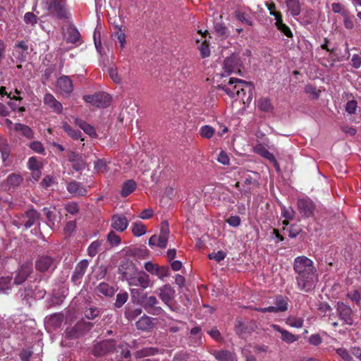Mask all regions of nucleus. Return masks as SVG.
<instances>
[{"instance_id":"e433bc0d","label":"nucleus","mask_w":361,"mask_h":361,"mask_svg":"<svg viewBox=\"0 0 361 361\" xmlns=\"http://www.w3.org/2000/svg\"><path fill=\"white\" fill-rule=\"evenodd\" d=\"M215 130L209 125L203 126L200 129V135L201 137L207 139L212 137L214 135Z\"/></svg>"},{"instance_id":"b1692460","label":"nucleus","mask_w":361,"mask_h":361,"mask_svg":"<svg viewBox=\"0 0 361 361\" xmlns=\"http://www.w3.org/2000/svg\"><path fill=\"white\" fill-rule=\"evenodd\" d=\"M285 3L291 16L295 17L300 15L301 8L299 0H285Z\"/></svg>"},{"instance_id":"4468645a","label":"nucleus","mask_w":361,"mask_h":361,"mask_svg":"<svg viewBox=\"0 0 361 361\" xmlns=\"http://www.w3.org/2000/svg\"><path fill=\"white\" fill-rule=\"evenodd\" d=\"M44 103L54 112L61 114L63 111L62 104L56 99V98L50 93H47L44 97Z\"/></svg>"},{"instance_id":"7c9ffc66","label":"nucleus","mask_w":361,"mask_h":361,"mask_svg":"<svg viewBox=\"0 0 361 361\" xmlns=\"http://www.w3.org/2000/svg\"><path fill=\"white\" fill-rule=\"evenodd\" d=\"M215 358L219 361H234V355L228 350L216 351L214 353Z\"/></svg>"},{"instance_id":"f8f14e48","label":"nucleus","mask_w":361,"mask_h":361,"mask_svg":"<svg viewBox=\"0 0 361 361\" xmlns=\"http://www.w3.org/2000/svg\"><path fill=\"white\" fill-rule=\"evenodd\" d=\"M56 88L61 94H70L73 90V82L68 76H61L56 81Z\"/></svg>"},{"instance_id":"bb28decb","label":"nucleus","mask_w":361,"mask_h":361,"mask_svg":"<svg viewBox=\"0 0 361 361\" xmlns=\"http://www.w3.org/2000/svg\"><path fill=\"white\" fill-rule=\"evenodd\" d=\"M75 124L79 126L85 133L89 135L92 137H95L97 136L96 131L93 126L87 123L85 121L77 118L75 120Z\"/></svg>"},{"instance_id":"cd10ccee","label":"nucleus","mask_w":361,"mask_h":361,"mask_svg":"<svg viewBox=\"0 0 361 361\" xmlns=\"http://www.w3.org/2000/svg\"><path fill=\"white\" fill-rule=\"evenodd\" d=\"M276 20L275 23V25L277 29L281 31L283 35H285L288 37H292L293 33L290 29L283 23L282 16L281 14H276Z\"/></svg>"},{"instance_id":"69168bd1","label":"nucleus","mask_w":361,"mask_h":361,"mask_svg":"<svg viewBox=\"0 0 361 361\" xmlns=\"http://www.w3.org/2000/svg\"><path fill=\"white\" fill-rule=\"evenodd\" d=\"M24 20L27 24L34 25L37 23V17L30 12H27L25 14Z\"/></svg>"},{"instance_id":"6ab92c4d","label":"nucleus","mask_w":361,"mask_h":361,"mask_svg":"<svg viewBox=\"0 0 361 361\" xmlns=\"http://www.w3.org/2000/svg\"><path fill=\"white\" fill-rule=\"evenodd\" d=\"M88 264V261L83 259L76 265L74 272L72 275V281L74 283H77L80 282L86 271Z\"/></svg>"},{"instance_id":"c756f323","label":"nucleus","mask_w":361,"mask_h":361,"mask_svg":"<svg viewBox=\"0 0 361 361\" xmlns=\"http://www.w3.org/2000/svg\"><path fill=\"white\" fill-rule=\"evenodd\" d=\"M137 184L133 180H128L122 185L121 195L123 197H127L135 190Z\"/></svg>"},{"instance_id":"3c124183","label":"nucleus","mask_w":361,"mask_h":361,"mask_svg":"<svg viewBox=\"0 0 361 361\" xmlns=\"http://www.w3.org/2000/svg\"><path fill=\"white\" fill-rule=\"evenodd\" d=\"M27 164H28V168L31 171L39 170V169H41V168H42L41 162L39 161L37 159V158L35 157H32L29 158Z\"/></svg>"},{"instance_id":"423d86ee","label":"nucleus","mask_w":361,"mask_h":361,"mask_svg":"<svg viewBox=\"0 0 361 361\" xmlns=\"http://www.w3.org/2000/svg\"><path fill=\"white\" fill-rule=\"evenodd\" d=\"M83 99L86 102L101 108L108 106L111 101L110 95L105 92H99L92 95H84Z\"/></svg>"},{"instance_id":"f257e3e1","label":"nucleus","mask_w":361,"mask_h":361,"mask_svg":"<svg viewBox=\"0 0 361 361\" xmlns=\"http://www.w3.org/2000/svg\"><path fill=\"white\" fill-rule=\"evenodd\" d=\"M293 270L296 274L295 281L299 290L308 292L315 287L318 274L312 259L305 256L297 257L294 259Z\"/></svg>"},{"instance_id":"a18cd8bd","label":"nucleus","mask_w":361,"mask_h":361,"mask_svg":"<svg viewBox=\"0 0 361 361\" xmlns=\"http://www.w3.org/2000/svg\"><path fill=\"white\" fill-rule=\"evenodd\" d=\"M11 288V277L3 276L0 278V293L5 292Z\"/></svg>"},{"instance_id":"79ce46f5","label":"nucleus","mask_w":361,"mask_h":361,"mask_svg":"<svg viewBox=\"0 0 361 361\" xmlns=\"http://www.w3.org/2000/svg\"><path fill=\"white\" fill-rule=\"evenodd\" d=\"M80 39V33L74 27H70L68 30V37H67V41L71 43H75L77 42Z\"/></svg>"},{"instance_id":"20e7f679","label":"nucleus","mask_w":361,"mask_h":361,"mask_svg":"<svg viewBox=\"0 0 361 361\" xmlns=\"http://www.w3.org/2000/svg\"><path fill=\"white\" fill-rule=\"evenodd\" d=\"M223 69L227 75L237 73L241 75L243 69V61L239 53H233L226 57L224 61Z\"/></svg>"},{"instance_id":"9b49d317","label":"nucleus","mask_w":361,"mask_h":361,"mask_svg":"<svg viewBox=\"0 0 361 361\" xmlns=\"http://www.w3.org/2000/svg\"><path fill=\"white\" fill-rule=\"evenodd\" d=\"M298 207L299 212L305 217L313 216L315 205L309 198L300 199L298 201Z\"/></svg>"},{"instance_id":"de8ad7c7","label":"nucleus","mask_w":361,"mask_h":361,"mask_svg":"<svg viewBox=\"0 0 361 361\" xmlns=\"http://www.w3.org/2000/svg\"><path fill=\"white\" fill-rule=\"evenodd\" d=\"M226 256V254L225 252L219 250L218 252H213L212 253H209L208 257L210 259L215 260L216 262H220L221 261L225 259Z\"/></svg>"},{"instance_id":"9d476101","label":"nucleus","mask_w":361,"mask_h":361,"mask_svg":"<svg viewBox=\"0 0 361 361\" xmlns=\"http://www.w3.org/2000/svg\"><path fill=\"white\" fill-rule=\"evenodd\" d=\"M48 10L53 15L60 18L66 16V3L64 0H47Z\"/></svg>"},{"instance_id":"4c0bfd02","label":"nucleus","mask_w":361,"mask_h":361,"mask_svg":"<svg viewBox=\"0 0 361 361\" xmlns=\"http://www.w3.org/2000/svg\"><path fill=\"white\" fill-rule=\"evenodd\" d=\"M23 178L18 174L12 173L7 178V183L9 186L15 188L20 185Z\"/></svg>"},{"instance_id":"864d4df0","label":"nucleus","mask_w":361,"mask_h":361,"mask_svg":"<svg viewBox=\"0 0 361 361\" xmlns=\"http://www.w3.org/2000/svg\"><path fill=\"white\" fill-rule=\"evenodd\" d=\"M343 23L346 29H353L354 27V22L353 17L349 15V12L343 13Z\"/></svg>"},{"instance_id":"dca6fc26","label":"nucleus","mask_w":361,"mask_h":361,"mask_svg":"<svg viewBox=\"0 0 361 361\" xmlns=\"http://www.w3.org/2000/svg\"><path fill=\"white\" fill-rule=\"evenodd\" d=\"M128 226L127 218L123 214H114L111 218V227L118 232L124 231Z\"/></svg>"},{"instance_id":"c85d7f7f","label":"nucleus","mask_w":361,"mask_h":361,"mask_svg":"<svg viewBox=\"0 0 361 361\" xmlns=\"http://www.w3.org/2000/svg\"><path fill=\"white\" fill-rule=\"evenodd\" d=\"M235 17L236 19H238L241 23L247 25H252V20L251 19V17L250 14L243 10V9H238L235 11Z\"/></svg>"},{"instance_id":"4be33fe9","label":"nucleus","mask_w":361,"mask_h":361,"mask_svg":"<svg viewBox=\"0 0 361 361\" xmlns=\"http://www.w3.org/2000/svg\"><path fill=\"white\" fill-rule=\"evenodd\" d=\"M271 328L281 334V338L283 341L287 343H292L296 341L298 339V336L293 334L288 331L282 329L280 326L276 324H272Z\"/></svg>"},{"instance_id":"2f4dec72","label":"nucleus","mask_w":361,"mask_h":361,"mask_svg":"<svg viewBox=\"0 0 361 361\" xmlns=\"http://www.w3.org/2000/svg\"><path fill=\"white\" fill-rule=\"evenodd\" d=\"M27 220L24 225L26 228H30L35 222L39 219V214L35 209H30L26 212Z\"/></svg>"},{"instance_id":"49530a36","label":"nucleus","mask_w":361,"mask_h":361,"mask_svg":"<svg viewBox=\"0 0 361 361\" xmlns=\"http://www.w3.org/2000/svg\"><path fill=\"white\" fill-rule=\"evenodd\" d=\"M0 152L1 153V157L4 161L6 160L9 155V148L6 141L3 139H0Z\"/></svg>"},{"instance_id":"338daca9","label":"nucleus","mask_w":361,"mask_h":361,"mask_svg":"<svg viewBox=\"0 0 361 361\" xmlns=\"http://www.w3.org/2000/svg\"><path fill=\"white\" fill-rule=\"evenodd\" d=\"M94 168L96 170H97L99 172H104L106 171V163L103 159H98L94 163Z\"/></svg>"},{"instance_id":"a878e982","label":"nucleus","mask_w":361,"mask_h":361,"mask_svg":"<svg viewBox=\"0 0 361 361\" xmlns=\"http://www.w3.org/2000/svg\"><path fill=\"white\" fill-rule=\"evenodd\" d=\"M14 131L21 133L27 139H32L34 137L33 130L25 124L16 123L14 126Z\"/></svg>"},{"instance_id":"13d9d810","label":"nucleus","mask_w":361,"mask_h":361,"mask_svg":"<svg viewBox=\"0 0 361 361\" xmlns=\"http://www.w3.org/2000/svg\"><path fill=\"white\" fill-rule=\"evenodd\" d=\"M198 49L200 50L201 56L202 58L208 57L210 55V49L208 44H207L206 42H202L198 46Z\"/></svg>"},{"instance_id":"72a5a7b5","label":"nucleus","mask_w":361,"mask_h":361,"mask_svg":"<svg viewBox=\"0 0 361 361\" xmlns=\"http://www.w3.org/2000/svg\"><path fill=\"white\" fill-rule=\"evenodd\" d=\"M286 324L294 328H302L303 325V319L301 317L289 316L286 319Z\"/></svg>"},{"instance_id":"a19ab883","label":"nucleus","mask_w":361,"mask_h":361,"mask_svg":"<svg viewBox=\"0 0 361 361\" xmlns=\"http://www.w3.org/2000/svg\"><path fill=\"white\" fill-rule=\"evenodd\" d=\"M275 306L279 312H285L288 310V301L282 296H278L275 300Z\"/></svg>"},{"instance_id":"aec40b11","label":"nucleus","mask_w":361,"mask_h":361,"mask_svg":"<svg viewBox=\"0 0 361 361\" xmlns=\"http://www.w3.org/2000/svg\"><path fill=\"white\" fill-rule=\"evenodd\" d=\"M54 266V259L48 256L40 257L35 263L36 269L40 272H44L51 269Z\"/></svg>"},{"instance_id":"f03ea898","label":"nucleus","mask_w":361,"mask_h":361,"mask_svg":"<svg viewBox=\"0 0 361 361\" xmlns=\"http://www.w3.org/2000/svg\"><path fill=\"white\" fill-rule=\"evenodd\" d=\"M119 271L123 279L126 280L129 286H140L142 289L150 286L149 276L144 271H137L132 262L123 263L120 266Z\"/></svg>"},{"instance_id":"6e6552de","label":"nucleus","mask_w":361,"mask_h":361,"mask_svg":"<svg viewBox=\"0 0 361 361\" xmlns=\"http://www.w3.org/2000/svg\"><path fill=\"white\" fill-rule=\"evenodd\" d=\"M156 293L165 305L169 306L171 310H173L170 302L174 299L176 292L170 285L166 284L159 288L157 290Z\"/></svg>"},{"instance_id":"412c9836","label":"nucleus","mask_w":361,"mask_h":361,"mask_svg":"<svg viewBox=\"0 0 361 361\" xmlns=\"http://www.w3.org/2000/svg\"><path fill=\"white\" fill-rule=\"evenodd\" d=\"M68 159L73 163V167L76 171H80L85 168L86 163L82 155L74 152H70Z\"/></svg>"},{"instance_id":"774afa93","label":"nucleus","mask_w":361,"mask_h":361,"mask_svg":"<svg viewBox=\"0 0 361 361\" xmlns=\"http://www.w3.org/2000/svg\"><path fill=\"white\" fill-rule=\"evenodd\" d=\"M357 109V102L355 100L348 102L345 110L349 114H354Z\"/></svg>"},{"instance_id":"c03bdc74","label":"nucleus","mask_w":361,"mask_h":361,"mask_svg":"<svg viewBox=\"0 0 361 361\" xmlns=\"http://www.w3.org/2000/svg\"><path fill=\"white\" fill-rule=\"evenodd\" d=\"M101 245L102 242L99 240L93 241L87 248L88 255L91 257H94L98 253Z\"/></svg>"},{"instance_id":"2eb2a0df","label":"nucleus","mask_w":361,"mask_h":361,"mask_svg":"<svg viewBox=\"0 0 361 361\" xmlns=\"http://www.w3.org/2000/svg\"><path fill=\"white\" fill-rule=\"evenodd\" d=\"M115 347V343L113 341H103L96 344L93 348V354L95 356H102L106 353L113 350Z\"/></svg>"},{"instance_id":"0eeeda50","label":"nucleus","mask_w":361,"mask_h":361,"mask_svg":"<svg viewBox=\"0 0 361 361\" xmlns=\"http://www.w3.org/2000/svg\"><path fill=\"white\" fill-rule=\"evenodd\" d=\"M169 234V229L168 224H162L159 235L157 236L156 235H154L151 236L149 240V245L150 246H157L161 248L166 247L168 242Z\"/></svg>"},{"instance_id":"473e14b6","label":"nucleus","mask_w":361,"mask_h":361,"mask_svg":"<svg viewBox=\"0 0 361 361\" xmlns=\"http://www.w3.org/2000/svg\"><path fill=\"white\" fill-rule=\"evenodd\" d=\"M62 128L63 130L73 139L78 140L81 137V132L80 130L73 129L67 123H64Z\"/></svg>"},{"instance_id":"09e8293b","label":"nucleus","mask_w":361,"mask_h":361,"mask_svg":"<svg viewBox=\"0 0 361 361\" xmlns=\"http://www.w3.org/2000/svg\"><path fill=\"white\" fill-rule=\"evenodd\" d=\"M128 298V294L126 292L120 293L116 295V300L115 302V306L116 307H121L123 304L126 302Z\"/></svg>"},{"instance_id":"a211bd4d","label":"nucleus","mask_w":361,"mask_h":361,"mask_svg":"<svg viewBox=\"0 0 361 361\" xmlns=\"http://www.w3.org/2000/svg\"><path fill=\"white\" fill-rule=\"evenodd\" d=\"M66 189L74 196H83L87 194V188L82 183L73 180L68 183Z\"/></svg>"},{"instance_id":"7ed1b4c3","label":"nucleus","mask_w":361,"mask_h":361,"mask_svg":"<svg viewBox=\"0 0 361 361\" xmlns=\"http://www.w3.org/2000/svg\"><path fill=\"white\" fill-rule=\"evenodd\" d=\"M223 89L230 97H237L245 103L252 100L254 87L250 82L231 78L228 86H225Z\"/></svg>"},{"instance_id":"ddd939ff","label":"nucleus","mask_w":361,"mask_h":361,"mask_svg":"<svg viewBox=\"0 0 361 361\" xmlns=\"http://www.w3.org/2000/svg\"><path fill=\"white\" fill-rule=\"evenodd\" d=\"M32 271V267L31 264L26 263L23 264L16 273L14 283L16 285L23 283L31 274Z\"/></svg>"},{"instance_id":"603ef678","label":"nucleus","mask_w":361,"mask_h":361,"mask_svg":"<svg viewBox=\"0 0 361 361\" xmlns=\"http://www.w3.org/2000/svg\"><path fill=\"white\" fill-rule=\"evenodd\" d=\"M281 215L287 220H292L295 216V211L291 207L283 206L281 208Z\"/></svg>"},{"instance_id":"393cba45","label":"nucleus","mask_w":361,"mask_h":361,"mask_svg":"<svg viewBox=\"0 0 361 361\" xmlns=\"http://www.w3.org/2000/svg\"><path fill=\"white\" fill-rule=\"evenodd\" d=\"M152 321V318L147 315H144L136 322V326L138 329L148 331L154 326Z\"/></svg>"},{"instance_id":"f704fd0d","label":"nucleus","mask_w":361,"mask_h":361,"mask_svg":"<svg viewBox=\"0 0 361 361\" xmlns=\"http://www.w3.org/2000/svg\"><path fill=\"white\" fill-rule=\"evenodd\" d=\"M63 321V317L61 314H54L49 318L47 324L54 328H58L61 326Z\"/></svg>"},{"instance_id":"e2e57ef3","label":"nucleus","mask_w":361,"mask_h":361,"mask_svg":"<svg viewBox=\"0 0 361 361\" xmlns=\"http://www.w3.org/2000/svg\"><path fill=\"white\" fill-rule=\"evenodd\" d=\"M144 267L146 271L150 273L151 274L155 275V274L157 273V269L159 266L153 264L151 262H145Z\"/></svg>"},{"instance_id":"5fc2aeb1","label":"nucleus","mask_w":361,"mask_h":361,"mask_svg":"<svg viewBox=\"0 0 361 361\" xmlns=\"http://www.w3.org/2000/svg\"><path fill=\"white\" fill-rule=\"evenodd\" d=\"M107 240L109 242V243L113 246L118 245L121 243V238L119 235L115 233V232L113 231H110L109 233L108 234Z\"/></svg>"},{"instance_id":"f3484780","label":"nucleus","mask_w":361,"mask_h":361,"mask_svg":"<svg viewBox=\"0 0 361 361\" xmlns=\"http://www.w3.org/2000/svg\"><path fill=\"white\" fill-rule=\"evenodd\" d=\"M92 324L89 322H81L78 323L73 329H67L66 334L69 337H78L84 331H88L91 329Z\"/></svg>"},{"instance_id":"8fccbe9b","label":"nucleus","mask_w":361,"mask_h":361,"mask_svg":"<svg viewBox=\"0 0 361 361\" xmlns=\"http://www.w3.org/2000/svg\"><path fill=\"white\" fill-rule=\"evenodd\" d=\"M30 149H32L35 152L44 154V147L42 142L39 141H34L30 143L29 145Z\"/></svg>"},{"instance_id":"1a4fd4ad","label":"nucleus","mask_w":361,"mask_h":361,"mask_svg":"<svg viewBox=\"0 0 361 361\" xmlns=\"http://www.w3.org/2000/svg\"><path fill=\"white\" fill-rule=\"evenodd\" d=\"M336 311L341 320L345 324L352 325L353 319L352 317V310L350 306L343 302H338L336 304Z\"/></svg>"},{"instance_id":"4d7b16f0","label":"nucleus","mask_w":361,"mask_h":361,"mask_svg":"<svg viewBox=\"0 0 361 361\" xmlns=\"http://www.w3.org/2000/svg\"><path fill=\"white\" fill-rule=\"evenodd\" d=\"M65 209L71 214L75 215L78 211V205L76 202H68L64 205Z\"/></svg>"},{"instance_id":"37998d69","label":"nucleus","mask_w":361,"mask_h":361,"mask_svg":"<svg viewBox=\"0 0 361 361\" xmlns=\"http://www.w3.org/2000/svg\"><path fill=\"white\" fill-rule=\"evenodd\" d=\"M117 30L114 31V35L118 42L120 43L121 48L123 49L126 45V35L120 27H116Z\"/></svg>"},{"instance_id":"39448f33","label":"nucleus","mask_w":361,"mask_h":361,"mask_svg":"<svg viewBox=\"0 0 361 361\" xmlns=\"http://www.w3.org/2000/svg\"><path fill=\"white\" fill-rule=\"evenodd\" d=\"M139 304L150 314L159 316L162 314L164 310L158 306V300L154 295L144 294L138 300Z\"/></svg>"},{"instance_id":"58836bf2","label":"nucleus","mask_w":361,"mask_h":361,"mask_svg":"<svg viewBox=\"0 0 361 361\" xmlns=\"http://www.w3.org/2000/svg\"><path fill=\"white\" fill-rule=\"evenodd\" d=\"M132 232L135 236L140 237L146 233V228L141 222H136L133 224Z\"/></svg>"},{"instance_id":"5701e85b","label":"nucleus","mask_w":361,"mask_h":361,"mask_svg":"<svg viewBox=\"0 0 361 361\" xmlns=\"http://www.w3.org/2000/svg\"><path fill=\"white\" fill-rule=\"evenodd\" d=\"M255 151L264 158L269 159V161L273 162L274 166L276 168L277 170L279 169V164L276 159H275L274 154L271 153L269 150H267L264 146L261 145H257L255 147Z\"/></svg>"},{"instance_id":"6e6d98bb","label":"nucleus","mask_w":361,"mask_h":361,"mask_svg":"<svg viewBox=\"0 0 361 361\" xmlns=\"http://www.w3.org/2000/svg\"><path fill=\"white\" fill-rule=\"evenodd\" d=\"M348 298L352 300L353 302H355L357 304H359L361 300V293L358 290H353L350 291L347 294Z\"/></svg>"},{"instance_id":"052dcab7","label":"nucleus","mask_w":361,"mask_h":361,"mask_svg":"<svg viewBox=\"0 0 361 361\" xmlns=\"http://www.w3.org/2000/svg\"><path fill=\"white\" fill-rule=\"evenodd\" d=\"M337 354L345 361H351L352 357L349 352L345 348H338L336 349Z\"/></svg>"},{"instance_id":"0e129e2a","label":"nucleus","mask_w":361,"mask_h":361,"mask_svg":"<svg viewBox=\"0 0 361 361\" xmlns=\"http://www.w3.org/2000/svg\"><path fill=\"white\" fill-rule=\"evenodd\" d=\"M99 314V310L97 308L90 307L87 309L85 312V317L89 319H94Z\"/></svg>"},{"instance_id":"ea45409f","label":"nucleus","mask_w":361,"mask_h":361,"mask_svg":"<svg viewBox=\"0 0 361 361\" xmlns=\"http://www.w3.org/2000/svg\"><path fill=\"white\" fill-rule=\"evenodd\" d=\"M258 107L260 110L264 112H269L273 109L270 100L267 98H262L259 99Z\"/></svg>"},{"instance_id":"bf43d9fd","label":"nucleus","mask_w":361,"mask_h":361,"mask_svg":"<svg viewBox=\"0 0 361 361\" xmlns=\"http://www.w3.org/2000/svg\"><path fill=\"white\" fill-rule=\"evenodd\" d=\"M142 313L141 308H136L135 310H128L126 311V316L129 320H133Z\"/></svg>"},{"instance_id":"c9c22d12","label":"nucleus","mask_w":361,"mask_h":361,"mask_svg":"<svg viewBox=\"0 0 361 361\" xmlns=\"http://www.w3.org/2000/svg\"><path fill=\"white\" fill-rule=\"evenodd\" d=\"M97 292L106 296H112L114 293V289L108 283H101L97 286Z\"/></svg>"},{"instance_id":"680f3d73","label":"nucleus","mask_w":361,"mask_h":361,"mask_svg":"<svg viewBox=\"0 0 361 361\" xmlns=\"http://www.w3.org/2000/svg\"><path fill=\"white\" fill-rule=\"evenodd\" d=\"M109 75L111 78V79L115 82V83H120L121 82V78L119 77L118 74V71L116 68L111 67L109 69Z\"/></svg>"}]
</instances>
